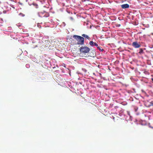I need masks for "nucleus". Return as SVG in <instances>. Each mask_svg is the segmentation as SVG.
I'll return each mask as SVG.
<instances>
[{"instance_id": "obj_5", "label": "nucleus", "mask_w": 153, "mask_h": 153, "mask_svg": "<svg viewBox=\"0 0 153 153\" xmlns=\"http://www.w3.org/2000/svg\"><path fill=\"white\" fill-rule=\"evenodd\" d=\"M89 44L91 45L92 46H95L96 47H98V44L92 41H91L89 42Z\"/></svg>"}, {"instance_id": "obj_4", "label": "nucleus", "mask_w": 153, "mask_h": 153, "mask_svg": "<svg viewBox=\"0 0 153 153\" xmlns=\"http://www.w3.org/2000/svg\"><path fill=\"white\" fill-rule=\"evenodd\" d=\"M132 45L135 48H139L141 46V45L137 41L133 42Z\"/></svg>"}, {"instance_id": "obj_3", "label": "nucleus", "mask_w": 153, "mask_h": 153, "mask_svg": "<svg viewBox=\"0 0 153 153\" xmlns=\"http://www.w3.org/2000/svg\"><path fill=\"white\" fill-rule=\"evenodd\" d=\"M39 14L41 17H47L49 16V14L48 13H46L45 12H40L39 13Z\"/></svg>"}, {"instance_id": "obj_7", "label": "nucleus", "mask_w": 153, "mask_h": 153, "mask_svg": "<svg viewBox=\"0 0 153 153\" xmlns=\"http://www.w3.org/2000/svg\"><path fill=\"white\" fill-rule=\"evenodd\" d=\"M82 37H84L85 38H86L88 39H90V37L87 35L85 34H82Z\"/></svg>"}, {"instance_id": "obj_8", "label": "nucleus", "mask_w": 153, "mask_h": 153, "mask_svg": "<svg viewBox=\"0 0 153 153\" xmlns=\"http://www.w3.org/2000/svg\"><path fill=\"white\" fill-rule=\"evenodd\" d=\"M143 53V50L142 49H140V51L139 52V53L141 54Z\"/></svg>"}, {"instance_id": "obj_10", "label": "nucleus", "mask_w": 153, "mask_h": 153, "mask_svg": "<svg viewBox=\"0 0 153 153\" xmlns=\"http://www.w3.org/2000/svg\"><path fill=\"white\" fill-rule=\"evenodd\" d=\"M150 105H149L148 106V107H150V106H151V105H152L153 106V101H152L150 102Z\"/></svg>"}, {"instance_id": "obj_1", "label": "nucleus", "mask_w": 153, "mask_h": 153, "mask_svg": "<svg viewBox=\"0 0 153 153\" xmlns=\"http://www.w3.org/2000/svg\"><path fill=\"white\" fill-rule=\"evenodd\" d=\"M72 43L75 45H83L84 44V38L83 37L77 35H74L73 36Z\"/></svg>"}, {"instance_id": "obj_12", "label": "nucleus", "mask_w": 153, "mask_h": 153, "mask_svg": "<svg viewBox=\"0 0 153 153\" xmlns=\"http://www.w3.org/2000/svg\"><path fill=\"white\" fill-rule=\"evenodd\" d=\"M70 18H71V19H73V18H72V17H71Z\"/></svg>"}, {"instance_id": "obj_9", "label": "nucleus", "mask_w": 153, "mask_h": 153, "mask_svg": "<svg viewBox=\"0 0 153 153\" xmlns=\"http://www.w3.org/2000/svg\"><path fill=\"white\" fill-rule=\"evenodd\" d=\"M97 47V48L100 51H104V50L103 49H101L100 48V47H99V46H98V47Z\"/></svg>"}, {"instance_id": "obj_2", "label": "nucleus", "mask_w": 153, "mask_h": 153, "mask_svg": "<svg viewBox=\"0 0 153 153\" xmlns=\"http://www.w3.org/2000/svg\"><path fill=\"white\" fill-rule=\"evenodd\" d=\"M80 52L81 53H88L90 51V48L87 46H82L80 48Z\"/></svg>"}, {"instance_id": "obj_11", "label": "nucleus", "mask_w": 153, "mask_h": 153, "mask_svg": "<svg viewBox=\"0 0 153 153\" xmlns=\"http://www.w3.org/2000/svg\"><path fill=\"white\" fill-rule=\"evenodd\" d=\"M120 26V25H117V26H119H119Z\"/></svg>"}, {"instance_id": "obj_13", "label": "nucleus", "mask_w": 153, "mask_h": 153, "mask_svg": "<svg viewBox=\"0 0 153 153\" xmlns=\"http://www.w3.org/2000/svg\"><path fill=\"white\" fill-rule=\"evenodd\" d=\"M100 75H101V74H100Z\"/></svg>"}, {"instance_id": "obj_6", "label": "nucleus", "mask_w": 153, "mask_h": 153, "mask_svg": "<svg viewBox=\"0 0 153 153\" xmlns=\"http://www.w3.org/2000/svg\"><path fill=\"white\" fill-rule=\"evenodd\" d=\"M121 7L123 9H125L129 8V6L128 4H126L122 5Z\"/></svg>"}]
</instances>
